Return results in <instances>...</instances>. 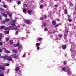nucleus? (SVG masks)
I'll list each match as a JSON object with an SVG mask.
<instances>
[{"instance_id":"28","label":"nucleus","mask_w":76,"mask_h":76,"mask_svg":"<svg viewBox=\"0 0 76 76\" xmlns=\"http://www.w3.org/2000/svg\"><path fill=\"white\" fill-rule=\"evenodd\" d=\"M67 62L66 61H64V64H67Z\"/></svg>"},{"instance_id":"50","label":"nucleus","mask_w":76,"mask_h":76,"mask_svg":"<svg viewBox=\"0 0 76 76\" xmlns=\"http://www.w3.org/2000/svg\"><path fill=\"white\" fill-rule=\"evenodd\" d=\"M44 16L45 19L47 18V16L46 15H44Z\"/></svg>"},{"instance_id":"35","label":"nucleus","mask_w":76,"mask_h":76,"mask_svg":"<svg viewBox=\"0 0 76 76\" xmlns=\"http://www.w3.org/2000/svg\"><path fill=\"white\" fill-rule=\"evenodd\" d=\"M0 37H3V36H2V34L0 33Z\"/></svg>"},{"instance_id":"52","label":"nucleus","mask_w":76,"mask_h":76,"mask_svg":"<svg viewBox=\"0 0 76 76\" xmlns=\"http://www.w3.org/2000/svg\"><path fill=\"white\" fill-rule=\"evenodd\" d=\"M55 7H58V5H55Z\"/></svg>"},{"instance_id":"43","label":"nucleus","mask_w":76,"mask_h":76,"mask_svg":"<svg viewBox=\"0 0 76 76\" xmlns=\"http://www.w3.org/2000/svg\"><path fill=\"white\" fill-rule=\"evenodd\" d=\"M25 55H23L22 56V57H25Z\"/></svg>"},{"instance_id":"46","label":"nucleus","mask_w":76,"mask_h":76,"mask_svg":"<svg viewBox=\"0 0 76 76\" xmlns=\"http://www.w3.org/2000/svg\"><path fill=\"white\" fill-rule=\"evenodd\" d=\"M3 51V50L1 49H0V52H2Z\"/></svg>"},{"instance_id":"48","label":"nucleus","mask_w":76,"mask_h":76,"mask_svg":"<svg viewBox=\"0 0 76 76\" xmlns=\"http://www.w3.org/2000/svg\"><path fill=\"white\" fill-rule=\"evenodd\" d=\"M39 48H40L39 47H38L37 48V50H39Z\"/></svg>"},{"instance_id":"58","label":"nucleus","mask_w":76,"mask_h":76,"mask_svg":"<svg viewBox=\"0 0 76 76\" xmlns=\"http://www.w3.org/2000/svg\"><path fill=\"white\" fill-rule=\"evenodd\" d=\"M1 40V38H0V40Z\"/></svg>"},{"instance_id":"15","label":"nucleus","mask_w":76,"mask_h":76,"mask_svg":"<svg viewBox=\"0 0 76 76\" xmlns=\"http://www.w3.org/2000/svg\"><path fill=\"white\" fill-rule=\"evenodd\" d=\"M5 52L6 53H7V54H8L9 53H10V51H9L8 50H5Z\"/></svg>"},{"instance_id":"6","label":"nucleus","mask_w":76,"mask_h":76,"mask_svg":"<svg viewBox=\"0 0 76 76\" xmlns=\"http://www.w3.org/2000/svg\"><path fill=\"white\" fill-rule=\"evenodd\" d=\"M12 58H17V56H16L15 54L12 55Z\"/></svg>"},{"instance_id":"27","label":"nucleus","mask_w":76,"mask_h":76,"mask_svg":"<svg viewBox=\"0 0 76 76\" xmlns=\"http://www.w3.org/2000/svg\"><path fill=\"white\" fill-rule=\"evenodd\" d=\"M0 45H3V43L2 42H0Z\"/></svg>"},{"instance_id":"26","label":"nucleus","mask_w":76,"mask_h":76,"mask_svg":"<svg viewBox=\"0 0 76 76\" xmlns=\"http://www.w3.org/2000/svg\"><path fill=\"white\" fill-rule=\"evenodd\" d=\"M5 66H9V64H5Z\"/></svg>"},{"instance_id":"4","label":"nucleus","mask_w":76,"mask_h":76,"mask_svg":"<svg viewBox=\"0 0 76 76\" xmlns=\"http://www.w3.org/2000/svg\"><path fill=\"white\" fill-rule=\"evenodd\" d=\"M9 20H10L9 19H7V18H6L5 20L4 21H3L2 23H5V22H9Z\"/></svg>"},{"instance_id":"41","label":"nucleus","mask_w":76,"mask_h":76,"mask_svg":"<svg viewBox=\"0 0 76 76\" xmlns=\"http://www.w3.org/2000/svg\"><path fill=\"white\" fill-rule=\"evenodd\" d=\"M43 25H44V26H46V24L45 23H44L43 24Z\"/></svg>"},{"instance_id":"2","label":"nucleus","mask_w":76,"mask_h":76,"mask_svg":"<svg viewBox=\"0 0 76 76\" xmlns=\"http://www.w3.org/2000/svg\"><path fill=\"white\" fill-rule=\"evenodd\" d=\"M68 30H67V29H65L64 38L66 42H67V41H68V40H67V39H66V37H67V34L68 33Z\"/></svg>"},{"instance_id":"3","label":"nucleus","mask_w":76,"mask_h":76,"mask_svg":"<svg viewBox=\"0 0 76 76\" xmlns=\"http://www.w3.org/2000/svg\"><path fill=\"white\" fill-rule=\"evenodd\" d=\"M1 70H4V67L3 66H0V72H1Z\"/></svg>"},{"instance_id":"63","label":"nucleus","mask_w":76,"mask_h":76,"mask_svg":"<svg viewBox=\"0 0 76 76\" xmlns=\"http://www.w3.org/2000/svg\"><path fill=\"white\" fill-rule=\"evenodd\" d=\"M18 27H19V26L18 25Z\"/></svg>"},{"instance_id":"5","label":"nucleus","mask_w":76,"mask_h":76,"mask_svg":"<svg viewBox=\"0 0 76 76\" xmlns=\"http://www.w3.org/2000/svg\"><path fill=\"white\" fill-rule=\"evenodd\" d=\"M25 22L26 23L28 24V23H30V22H31V20H25Z\"/></svg>"},{"instance_id":"60","label":"nucleus","mask_w":76,"mask_h":76,"mask_svg":"<svg viewBox=\"0 0 76 76\" xmlns=\"http://www.w3.org/2000/svg\"><path fill=\"white\" fill-rule=\"evenodd\" d=\"M1 19V17H0V19Z\"/></svg>"},{"instance_id":"44","label":"nucleus","mask_w":76,"mask_h":76,"mask_svg":"<svg viewBox=\"0 0 76 76\" xmlns=\"http://www.w3.org/2000/svg\"><path fill=\"white\" fill-rule=\"evenodd\" d=\"M26 33H27V34H29V33H30V32L29 31H27Z\"/></svg>"},{"instance_id":"59","label":"nucleus","mask_w":76,"mask_h":76,"mask_svg":"<svg viewBox=\"0 0 76 76\" xmlns=\"http://www.w3.org/2000/svg\"><path fill=\"white\" fill-rule=\"evenodd\" d=\"M71 5H72V6H73V4H71Z\"/></svg>"},{"instance_id":"61","label":"nucleus","mask_w":76,"mask_h":76,"mask_svg":"<svg viewBox=\"0 0 76 76\" xmlns=\"http://www.w3.org/2000/svg\"><path fill=\"white\" fill-rule=\"evenodd\" d=\"M57 20H58V21H59V20H58V19H57Z\"/></svg>"},{"instance_id":"24","label":"nucleus","mask_w":76,"mask_h":76,"mask_svg":"<svg viewBox=\"0 0 76 76\" xmlns=\"http://www.w3.org/2000/svg\"><path fill=\"white\" fill-rule=\"evenodd\" d=\"M4 33H5V34H9V31H6L4 32Z\"/></svg>"},{"instance_id":"30","label":"nucleus","mask_w":76,"mask_h":76,"mask_svg":"<svg viewBox=\"0 0 76 76\" xmlns=\"http://www.w3.org/2000/svg\"><path fill=\"white\" fill-rule=\"evenodd\" d=\"M47 31V28H45L44 29V31Z\"/></svg>"},{"instance_id":"32","label":"nucleus","mask_w":76,"mask_h":76,"mask_svg":"<svg viewBox=\"0 0 76 76\" xmlns=\"http://www.w3.org/2000/svg\"><path fill=\"white\" fill-rule=\"evenodd\" d=\"M9 40V38H6V41H7Z\"/></svg>"},{"instance_id":"47","label":"nucleus","mask_w":76,"mask_h":76,"mask_svg":"<svg viewBox=\"0 0 76 76\" xmlns=\"http://www.w3.org/2000/svg\"><path fill=\"white\" fill-rule=\"evenodd\" d=\"M71 73V72H68V74L69 75H70Z\"/></svg>"},{"instance_id":"31","label":"nucleus","mask_w":76,"mask_h":76,"mask_svg":"<svg viewBox=\"0 0 76 76\" xmlns=\"http://www.w3.org/2000/svg\"><path fill=\"white\" fill-rule=\"evenodd\" d=\"M62 35H61L59 34V37H60V38H61L62 37Z\"/></svg>"},{"instance_id":"22","label":"nucleus","mask_w":76,"mask_h":76,"mask_svg":"<svg viewBox=\"0 0 76 76\" xmlns=\"http://www.w3.org/2000/svg\"><path fill=\"white\" fill-rule=\"evenodd\" d=\"M67 20L68 21H69V22H72V19H68Z\"/></svg>"},{"instance_id":"45","label":"nucleus","mask_w":76,"mask_h":76,"mask_svg":"<svg viewBox=\"0 0 76 76\" xmlns=\"http://www.w3.org/2000/svg\"><path fill=\"white\" fill-rule=\"evenodd\" d=\"M24 6H25V7H27V5L26 4H24Z\"/></svg>"},{"instance_id":"19","label":"nucleus","mask_w":76,"mask_h":76,"mask_svg":"<svg viewBox=\"0 0 76 76\" xmlns=\"http://www.w3.org/2000/svg\"><path fill=\"white\" fill-rule=\"evenodd\" d=\"M19 67H17L15 69L16 71H18V70H19Z\"/></svg>"},{"instance_id":"8","label":"nucleus","mask_w":76,"mask_h":76,"mask_svg":"<svg viewBox=\"0 0 76 76\" xmlns=\"http://www.w3.org/2000/svg\"><path fill=\"white\" fill-rule=\"evenodd\" d=\"M6 13L8 15H9V16H10V17H12V15L10 14L9 13V11H6Z\"/></svg>"},{"instance_id":"23","label":"nucleus","mask_w":76,"mask_h":76,"mask_svg":"<svg viewBox=\"0 0 76 76\" xmlns=\"http://www.w3.org/2000/svg\"><path fill=\"white\" fill-rule=\"evenodd\" d=\"M37 39L39 40V41H40L42 39V38H39Z\"/></svg>"},{"instance_id":"1","label":"nucleus","mask_w":76,"mask_h":76,"mask_svg":"<svg viewBox=\"0 0 76 76\" xmlns=\"http://www.w3.org/2000/svg\"><path fill=\"white\" fill-rule=\"evenodd\" d=\"M16 22L15 20H12V22L10 23V24H11V25L12 26V27L10 26L9 27L7 28H5L4 26H2L0 27V29H3V28H4L5 30H10L11 28H12L13 30H19V29L18 28L16 27V26H15V22Z\"/></svg>"},{"instance_id":"17","label":"nucleus","mask_w":76,"mask_h":76,"mask_svg":"<svg viewBox=\"0 0 76 76\" xmlns=\"http://www.w3.org/2000/svg\"><path fill=\"white\" fill-rule=\"evenodd\" d=\"M0 57L1 58H6V56H4V57H3V56H1V54H0Z\"/></svg>"},{"instance_id":"9","label":"nucleus","mask_w":76,"mask_h":76,"mask_svg":"<svg viewBox=\"0 0 76 76\" xmlns=\"http://www.w3.org/2000/svg\"><path fill=\"white\" fill-rule=\"evenodd\" d=\"M27 10V12L28 13H32V11L31 10H29L28 9V10Z\"/></svg>"},{"instance_id":"10","label":"nucleus","mask_w":76,"mask_h":76,"mask_svg":"<svg viewBox=\"0 0 76 76\" xmlns=\"http://www.w3.org/2000/svg\"><path fill=\"white\" fill-rule=\"evenodd\" d=\"M66 45H63L62 46V49L63 50H65V49H66Z\"/></svg>"},{"instance_id":"13","label":"nucleus","mask_w":76,"mask_h":76,"mask_svg":"<svg viewBox=\"0 0 76 76\" xmlns=\"http://www.w3.org/2000/svg\"><path fill=\"white\" fill-rule=\"evenodd\" d=\"M36 47H39L40 45V43H37L36 44Z\"/></svg>"},{"instance_id":"34","label":"nucleus","mask_w":76,"mask_h":76,"mask_svg":"<svg viewBox=\"0 0 76 76\" xmlns=\"http://www.w3.org/2000/svg\"><path fill=\"white\" fill-rule=\"evenodd\" d=\"M12 51H13V52H14V53H16L17 52L16 50H12Z\"/></svg>"},{"instance_id":"38","label":"nucleus","mask_w":76,"mask_h":76,"mask_svg":"<svg viewBox=\"0 0 76 76\" xmlns=\"http://www.w3.org/2000/svg\"><path fill=\"white\" fill-rule=\"evenodd\" d=\"M43 7L42 6V5H41L40 7V8H42Z\"/></svg>"},{"instance_id":"29","label":"nucleus","mask_w":76,"mask_h":76,"mask_svg":"<svg viewBox=\"0 0 76 76\" xmlns=\"http://www.w3.org/2000/svg\"><path fill=\"white\" fill-rule=\"evenodd\" d=\"M4 74H0V76H4Z\"/></svg>"},{"instance_id":"39","label":"nucleus","mask_w":76,"mask_h":76,"mask_svg":"<svg viewBox=\"0 0 76 76\" xmlns=\"http://www.w3.org/2000/svg\"><path fill=\"white\" fill-rule=\"evenodd\" d=\"M18 31H17L16 32V35H18Z\"/></svg>"},{"instance_id":"20","label":"nucleus","mask_w":76,"mask_h":76,"mask_svg":"<svg viewBox=\"0 0 76 76\" xmlns=\"http://www.w3.org/2000/svg\"><path fill=\"white\" fill-rule=\"evenodd\" d=\"M20 48H22V45H20L18 47V49H20Z\"/></svg>"},{"instance_id":"54","label":"nucleus","mask_w":76,"mask_h":76,"mask_svg":"<svg viewBox=\"0 0 76 76\" xmlns=\"http://www.w3.org/2000/svg\"><path fill=\"white\" fill-rule=\"evenodd\" d=\"M65 14H67V12H66L65 13Z\"/></svg>"},{"instance_id":"11","label":"nucleus","mask_w":76,"mask_h":76,"mask_svg":"<svg viewBox=\"0 0 76 76\" xmlns=\"http://www.w3.org/2000/svg\"><path fill=\"white\" fill-rule=\"evenodd\" d=\"M2 14L3 16H4V17H5V18H7V15L5 14L4 13H2Z\"/></svg>"},{"instance_id":"7","label":"nucleus","mask_w":76,"mask_h":76,"mask_svg":"<svg viewBox=\"0 0 76 76\" xmlns=\"http://www.w3.org/2000/svg\"><path fill=\"white\" fill-rule=\"evenodd\" d=\"M28 9H23V13H25V14H26V11H28Z\"/></svg>"},{"instance_id":"62","label":"nucleus","mask_w":76,"mask_h":76,"mask_svg":"<svg viewBox=\"0 0 76 76\" xmlns=\"http://www.w3.org/2000/svg\"><path fill=\"white\" fill-rule=\"evenodd\" d=\"M1 0H0V2H1Z\"/></svg>"},{"instance_id":"16","label":"nucleus","mask_w":76,"mask_h":76,"mask_svg":"<svg viewBox=\"0 0 76 76\" xmlns=\"http://www.w3.org/2000/svg\"><path fill=\"white\" fill-rule=\"evenodd\" d=\"M52 23L53 25H56V23L53 20L52 21Z\"/></svg>"},{"instance_id":"57","label":"nucleus","mask_w":76,"mask_h":76,"mask_svg":"<svg viewBox=\"0 0 76 76\" xmlns=\"http://www.w3.org/2000/svg\"><path fill=\"white\" fill-rule=\"evenodd\" d=\"M3 50H6V48H3Z\"/></svg>"},{"instance_id":"33","label":"nucleus","mask_w":76,"mask_h":76,"mask_svg":"<svg viewBox=\"0 0 76 76\" xmlns=\"http://www.w3.org/2000/svg\"><path fill=\"white\" fill-rule=\"evenodd\" d=\"M42 19H43V18H42V17H41L40 18V20H42Z\"/></svg>"},{"instance_id":"18","label":"nucleus","mask_w":76,"mask_h":76,"mask_svg":"<svg viewBox=\"0 0 76 76\" xmlns=\"http://www.w3.org/2000/svg\"><path fill=\"white\" fill-rule=\"evenodd\" d=\"M17 4H18V5L19 4H21V3H20V1H18L17 2Z\"/></svg>"},{"instance_id":"42","label":"nucleus","mask_w":76,"mask_h":76,"mask_svg":"<svg viewBox=\"0 0 76 76\" xmlns=\"http://www.w3.org/2000/svg\"><path fill=\"white\" fill-rule=\"evenodd\" d=\"M0 10L1 11L3 10V9L2 8H0Z\"/></svg>"},{"instance_id":"53","label":"nucleus","mask_w":76,"mask_h":76,"mask_svg":"<svg viewBox=\"0 0 76 76\" xmlns=\"http://www.w3.org/2000/svg\"><path fill=\"white\" fill-rule=\"evenodd\" d=\"M55 27H57L58 26V25H56L55 26Z\"/></svg>"},{"instance_id":"51","label":"nucleus","mask_w":76,"mask_h":76,"mask_svg":"<svg viewBox=\"0 0 76 76\" xmlns=\"http://www.w3.org/2000/svg\"><path fill=\"white\" fill-rule=\"evenodd\" d=\"M68 18H70V17L69 16V15H68Z\"/></svg>"},{"instance_id":"40","label":"nucleus","mask_w":76,"mask_h":76,"mask_svg":"<svg viewBox=\"0 0 76 76\" xmlns=\"http://www.w3.org/2000/svg\"><path fill=\"white\" fill-rule=\"evenodd\" d=\"M69 71H70V69H69V70L67 71L66 72H69Z\"/></svg>"},{"instance_id":"21","label":"nucleus","mask_w":76,"mask_h":76,"mask_svg":"<svg viewBox=\"0 0 76 76\" xmlns=\"http://www.w3.org/2000/svg\"><path fill=\"white\" fill-rule=\"evenodd\" d=\"M65 70L66 69H65V68L64 67L62 68V70L63 71H65Z\"/></svg>"},{"instance_id":"36","label":"nucleus","mask_w":76,"mask_h":76,"mask_svg":"<svg viewBox=\"0 0 76 76\" xmlns=\"http://www.w3.org/2000/svg\"><path fill=\"white\" fill-rule=\"evenodd\" d=\"M10 44H13V41L12 40H11L10 41Z\"/></svg>"},{"instance_id":"49","label":"nucleus","mask_w":76,"mask_h":76,"mask_svg":"<svg viewBox=\"0 0 76 76\" xmlns=\"http://www.w3.org/2000/svg\"><path fill=\"white\" fill-rule=\"evenodd\" d=\"M58 38L57 37L56 38V40H58Z\"/></svg>"},{"instance_id":"55","label":"nucleus","mask_w":76,"mask_h":76,"mask_svg":"<svg viewBox=\"0 0 76 76\" xmlns=\"http://www.w3.org/2000/svg\"><path fill=\"white\" fill-rule=\"evenodd\" d=\"M65 12H67V10H65Z\"/></svg>"},{"instance_id":"56","label":"nucleus","mask_w":76,"mask_h":76,"mask_svg":"<svg viewBox=\"0 0 76 76\" xmlns=\"http://www.w3.org/2000/svg\"><path fill=\"white\" fill-rule=\"evenodd\" d=\"M70 51H72V49H70Z\"/></svg>"},{"instance_id":"37","label":"nucleus","mask_w":76,"mask_h":76,"mask_svg":"<svg viewBox=\"0 0 76 76\" xmlns=\"http://www.w3.org/2000/svg\"><path fill=\"white\" fill-rule=\"evenodd\" d=\"M8 1H9V2H12V0H8Z\"/></svg>"},{"instance_id":"64","label":"nucleus","mask_w":76,"mask_h":76,"mask_svg":"<svg viewBox=\"0 0 76 76\" xmlns=\"http://www.w3.org/2000/svg\"><path fill=\"white\" fill-rule=\"evenodd\" d=\"M75 11H76V8H75Z\"/></svg>"},{"instance_id":"14","label":"nucleus","mask_w":76,"mask_h":76,"mask_svg":"<svg viewBox=\"0 0 76 76\" xmlns=\"http://www.w3.org/2000/svg\"><path fill=\"white\" fill-rule=\"evenodd\" d=\"M7 59L8 61H12V59L10 58H8Z\"/></svg>"},{"instance_id":"12","label":"nucleus","mask_w":76,"mask_h":76,"mask_svg":"<svg viewBox=\"0 0 76 76\" xmlns=\"http://www.w3.org/2000/svg\"><path fill=\"white\" fill-rule=\"evenodd\" d=\"M13 45L14 47H18L19 45V44L18 43L17 45L14 44Z\"/></svg>"},{"instance_id":"25","label":"nucleus","mask_w":76,"mask_h":76,"mask_svg":"<svg viewBox=\"0 0 76 76\" xmlns=\"http://www.w3.org/2000/svg\"><path fill=\"white\" fill-rule=\"evenodd\" d=\"M3 7H4V8H6V7H7V6L6 5H3Z\"/></svg>"}]
</instances>
